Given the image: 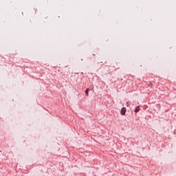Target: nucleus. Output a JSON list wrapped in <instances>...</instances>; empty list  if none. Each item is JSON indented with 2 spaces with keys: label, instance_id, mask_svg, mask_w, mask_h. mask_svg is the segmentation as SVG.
Instances as JSON below:
<instances>
[{
  "label": "nucleus",
  "instance_id": "obj_1",
  "mask_svg": "<svg viewBox=\"0 0 176 176\" xmlns=\"http://www.w3.org/2000/svg\"><path fill=\"white\" fill-rule=\"evenodd\" d=\"M126 108L122 107V109H121V115H122V116L126 115Z\"/></svg>",
  "mask_w": 176,
  "mask_h": 176
},
{
  "label": "nucleus",
  "instance_id": "obj_4",
  "mask_svg": "<svg viewBox=\"0 0 176 176\" xmlns=\"http://www.w3.org/2000/svg\"><path fill=\"white\" fill-rule=\"evenodd\" d=\"M126 107H130V104H129V102H126Z\"/></svg>",
  "mask_w": 176,
  "mask_h": 176
},
{
  "label": "nucleus",
  "instance_id": "obj_3",
  "mask_svg": "<svg viewBox=\"0 0 176 176\" xmlns=\"http://www.w3.org/2000/svg\"><path fill=\"white\" fill-rule=\"evenodd\" d=\"M85 94L87 97H89V89H87V90L85 91Z\"/></svg>",
  "mask_w": 176,
  "mask_h": 176
},
{
  "label": "nucleus",
  "instance_id": "obj_2",
  "mask_svg": "<svg viewBox=\"0 0 176 176\" xmlns=\"http://www.w3.org/2000/svg\"><path fill=\"white\" fill-rule=\"evenodd\" d=\"M140 106L136 107L135 109V113H138V112H140Z\"/></svg>",
  "mask_w": 176,
  "mask_h": 176
}]
</instances>
